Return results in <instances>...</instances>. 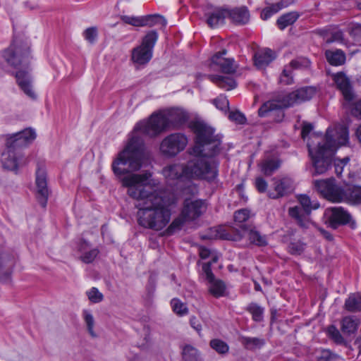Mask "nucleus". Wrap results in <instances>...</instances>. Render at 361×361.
<instances>
[{"instance_id": "nucleus-1", "label": "nucleus", "mask_w": 361, "mask_h": 361, "mask_svg": "<svg viewBox=\"0 0 361 361\" xmlns=\"http://www.w3.org/2000/svg\"><path fill=\"white\" fill-rule=\"evenodd\" d=\"M144 157L143 140L133 135L113 162L112 169L117 176L126 174L121 183L127 188V195L135 201L138 224L146 228L161 231L169 223L178 200L173 194L166 195L158 190V183L152 179L149 171L132 173L141 169Z\"/></svg>"}, {"instance_id": "nucleus-2", "label": "nucleus", "mask_w": 361, "mask_h": 361, "mask_svg": "<svg viewBox=\"0 0 361 361\" xmlns=\"http://www.w3.org/2000/svg\"><path fill=\"white\" fill-rule=\"evenodd\" d=\"M348 141V131L343 126L328 129L324 138L317 135H312L307 147L314 169L313 175L325 173L331 166L336 149Z\"/></svg>"}, {"instance_id": "nucleus-3", "label": "nucleus", "mask_w": 361, "mask_h": 361, "mask_svg": "<svg viewBox=\"0 0 361 361\" xmlns=\"http://www.w3.org/2000/svg\"><path fill=\"white\" fill-rule=\"evenodd\" d=\"M192 129L196 135L195 145L188 149V153L192 156V160L197 161L213 162L216 165V175L218 176V162L214 158L220 151L221 138L214 134V129L202 121H196L192 123Z\"/></svg>"}, {"instance_id": "nucleus-4", "label": "nucleus", "mask_w": 361, "mask_h": 361, "mask_svg": "<svg viewBox=\"0 0 361 361\" xmlns=\"http://www.w3.org/2000/svg\"><path fill=\"white\" fill-rule=\"evenodd\" d=\"M163 175L166 180L182 182L185 180L205 179L212 180L216 175V165L213 162H201L190 159L185 165L173 164L163 169Z\"/></svg>"}, {"instance_id": "nucleus-5", "label": "nucleus", "mask_w": 361, "mask_h": 361, "mask_svg": "<svg viewBox=\"0 0 361 361\" xmlns=\"http://www.w3.org/2000/svg\"><path fill=\"white\" fill-rule=\"evenodd\" d=\"M29 54V47H19L13 43L8 49L4 50L2 56L8 64L13 68H17L23 66L26 68V70H19L16 72L17 82L27 97L35 99L37 95L32 90V78L27 70V65L30 63Z\"/></svg>"}, {"instance_id": "nucleus-6", "label": "nucleus", "mask_w": 361, "mask_h": 361, "mask_svg": "<svg viewBox=\"0 0 361 361\" xmlns=\"http://www.w3.org/2000/svg\"><path fill=\"white\" fill-rule=\"evenodd\" d=\"M316 94V89L313 87H305L299 88L281 99L270 100L265 102L259 109V116H267L272 111L282 109L293 106L295 104L311 99Z\"/></svg>"}, {"instance_id": "nucleus-7", "label": "nucleus", "mask_w": 361, "mask_h": 361, "mask_svg": "<svg viewBox=\"0 0 361 361\" xmlns=\"http://www.w3.org/2000/svg\"><path fill=\"white\" fill-rule=\"evenodd\" d=\"M313 184L316 190L327 200L336 203L345 202L348 185H338L334 178L316 180Z\"/></svg>"}, {"instance_id": "nucleus-8", "label": "nucleus", "mask_w": 361, "mask_h": 361, "mask_svg": "<svg viewBox=\"0 0 361 361\" xmlns=\"http://www.w3.org/2000/svg\"><path fill=\"white\" fill-rule=\"evenodd\" d=\"M157 39V32L154 30L149 31L142 38L141 44L133 49L131 60L135 66H143L149 62Z\"/></svg>"}, {"instance_id": "nucleus-9", "label": "nucleus", "mask_w": 361, "mask_h": 361, "mask_svg": "<svg viewBox=\"0 0 361 361\" xmlns=\"http://www.w3.org/2000/svg\"><path fill=\"white\" fill-rule=\"evenodd\" d=\"M169 130L164 111L152 114L147 121L139 122L135 127V133L140 132L151 137L157 136Z\"/></svg>"}, {"instance_id": "nucleus-10", "label": "nucleus", "mask_w": 361, "mask_h": 361, "mask_svg": "<svg viewBox=\"0 0 361 361\" xmlns=\"http://www.w3.org/2000/svg\"><path fill=\"white\" fill-rule=\"evenodd\" d=\"M188 143L187 136L180 133H171L165 137L160 143V152L168 157H173L183 151Z\"/></svg>"}, {"instance_id": "nucleus-11", "label": "nucleus", "mask_w": 361, "mask_h": 361, "mask_svg": "<svg viewBox=\"0 0 361 361\" xmlns=\"http://www.w3.org/2000/svg\"><path fill=\"white\" fill-rule=\"evenodd\" d=\"M1 163L4 169L16 172L19 168L27 163V159L15 147H6L1 155Z\"/></svg>"}, {"instance_id": "nucleus-12", "label": "nucleus", "mask_w": 361, "mask_h": 361, "mask_svg": "<svg viewBox=\"0 0 361 361\" xmlns=\"http://www.w3.org/2000/svg\"><path fill=\"white\" fill-rule=\"evenodd\" d=\"M206 208V204L202 200L190 197L184 200L180 213L186 219L192 221L201 216Z\"/></svg>"}, {"instance_id": "nucleus-13", "label": "nucleus", "mask_w": 361, "mask_h": 361, "mask_svg": "<svg viewBox=\"0 0 361 361\" xmlns=\"http://www.w3.org/2000/svg\"><path fill=\"white\" fill-rule=\"evenodd\" d=\"M36 138V133L32 128H26L20 132L10 135L6 142V146L20 149L26 147Z\"/></svg>"}, {"instance_id": "nucleus-14", "label": "nucleus", "mask_w": 361, "mask_h": 361, "mask_svg": "<svg viewBox=\"0 0 361 361\" xmlns=\"http://www.w3.org/2000/svg\"><path fill=\"white\" fill-rule=\"evenodd\" d=\"M324 216L326 224L333 228H336L339 225L348 224L351 218L350 214L341 207L326 209Z\"/></svg>"}, {"instance_id": "nucleus-15", "label": "nucleus", "mask_w": 361, "mask_h": 361, "mask_svg": "<svg viewBox=\"0 0 361 361\" xmlns=\"http://www.w3.org/2000/svg\"><path fill=\"white\" fill-rule=\"evenodd\" d=\"M226 54V50L215 54L212 57L211 66H218L221 71L224 73H233L237 69V65L235 63L233 59L224 57Z\"/></svg>"}, {"instance_id": "nucleus-16", "label": "nucleus", "mask_w": 361, "mask_h": 361, "mask_svg": "<svg viewBox=\"0 0 361 361\" xmlns=\"http://www.w3.org/2000/svg\"><path fill=\"white\" fill-rule=\"evenodd\" d=\"M169 129L180 127L188 120V114L182 109L174 108L164 111Z\"/></svg>"}, {"instance_id": "nucleus-17", "label": "nucleus", "mask_w": 361, "mask_h": 361, "mask_svg": "<svg viewBox=\"0 0 361 361\" xmlns=\"http://www.w3.org/2000/svg\"><path fill=\"white\" fill-rule=\"evenodd\" d=\"M273 181V189L269 191V196L272 199L286 195L292 188L293 181L288 177L274 178Z\"/></svg>"}, {"instance_id": "nucleus-18", "label": "nucleus", "mask_w": 361, "mask_h": 361, "mask_svg": "<svg viewBox=\"0 0 361 361\" xmlns=\"http://www.w3.org/2000/svg\"><path fill=\"white\" fill-rule=\"evenodd\" d=\"M310 61L306 59H297L290 61L288 66H286L280 76L279 81L283 85H290L293 82L292 69L307 67Z\"/></svg>"}, {"instance_id": "nucleus-19", "label": "nucleus", "mask_w": 361, "mask_h": 361, "mask_svg": "<svg viewBox=\"0 0 361 361\" xmlns=\"http://www.w3.org/2000/svg\"><path fill=\"white\" fill-rule=\"evenodd\" d=\"M228 10L221 8H216L211 11H207L205 13L207 23L212 28L222 25L224 24L226 18L228 17Z\"/></svg>"}, {"instance_id": "nucleus-20", "label": "nucleus", "mask_w": 361, "mask_h": 361, "mask_svg": "<svg viewBox=\"0 0 361 361\" xmlns=\"http://www.w3.org/2000/svg\"><path fill=\"white\" fill-rule=\"evenodd\" d=\"M37 195L39 204L45 207L47 202L49 190L47 188V178L44 171H38L36 177Z\"/></svg>"}, {"instance_id": "nucleus-21", "label": "nucleus", "mask_w": 361, "mask_h": 361, "mask_svg": "<svg viewBox=\"0 0 361 361\" xmlns=\"http://www.w3.org/2000/svg\"><path fill=\"white\" fill-rule=\"evenodd\" d=\"M289 216L302 228H307L312 224L310 214H307L300 206L289 207L288 210Z\"/></svg>"}, {"instance_id": "nucleus-22", "label": "nucleus", "mask_w": 361, "mask_h": 361, "mask_svg": "<svg viewBox=\"0 0 361 361\" xmlns=\"http://www.w3.org/2000/svg\"><path fill=\"white\" fill-rule=\"evenodd\" d=\"M78 251L81 253L80 259L85 263H91L97 257L99 250L92 247L86 240H81L78 245Z\"/></svg>"}, {"instance_id": "nucleus-23", "label": "nucleus", "mask_w": 361, "mask_h": 361, "mask_svg": "<svg viewBox=\"0 0 361 361\" xmlns=\"http://www.w3.org/2000/svg\"><path fill=\"white\" fill-rule=\"evenodd\" d=\"M276 58L275 54L270 49L259 50L254 55L255 65L259 69L267 66Z\"/></svg>"}, {"instance_id": "nucleus-24", "label": "nucleus", "mask_w": 361, "mask_h": 361, "mask_svg": "<svg viewBox=\"0 0 361 361\" xmlns=\"http://www.w3.org/2000/svg\"><path fill=\"white\" fill-rule=\"evenodd\" d=\"M334 81L341 91L345 99L350 101L353 99V93L349 79L342 73H338L334 75Z\"/></svg>"}, {"instance_id": "nucleus-25", "label": "nucleus", "mask_w": 361, "mask_h": 361, "mask_svg": "<svg viewBox=\"0 0 361 361\" xmlns=\"http://www.w3.org/2000/svg\"><path fill=\"white\" fill-rule=\"evenodd\" d=\"M228 18L235 24L243 25L249 21L250 13L245 6L235 8L229 11Z\"/></svg>"}, {"instance_id": "nucleus-26", "label": "nucleus", "mask_w": 361, "mask_h": 361, "mask_svg": "<svg viewBox=\"0 0 361 361\" xmlns=\"http://www.w3.org/2000/svg\"><path fill=\"white\" fill-rule=\"evenodd\" d=\"M14 264V258L8 252L0 250V279L8 275Z\"/></svg>"}, {"instance_id": "nucleus-27", "label": "nucleus", "mask_w": 361, "mask_h": 361, "mask_svg": "<svg viewBox=\"0 0 361 361\" xmlns=\"http://www.w3.org/2000/svg\"><path fill=\"white\" fill-rule=\"evenodd\" d=\"M208 290L215 298L224 297L226 295V285L223 281L214 279L208 282Z\"/></svg>"}, {"instance_id": "nucleus-28", "label": "nucleus", "mask_w": 361, "mask_h": 361, "mask_svg": "<svg viewBox=\"0 0 361 361\" xmlns=\"http://www.w3.org/2000/svg\"><path fill=\"white\" fill-rule=\"evenodd\" d=\"M297 200L300 204V207L307 214H310L313 210L319 207V203L316 200H312L308 195L302 194L297 196Z\"/></svg>"}, {"instance_id": "nucleus-29", "label": "nucleus", "mask_w": 361, "mask_h": 361, "mask_svg": "<svg viewBox=\"0 0 361 361\" xmlns=\"http://www.w3.org/2000/svg\"><path fill=\"white\" fill-rule=\"evenodd\" d=\"M209 79L216 83L219 87L226 90L234 89L236 87V82L233 78L221 76L216 75H208Z\"/></svg>"}, {"instance_id": "nucleus-30", "label": "nucleus", "mask_w": 361, "mask_h": 361, "mask_svg": "<svg viewBox=\"0 0 361 361\" xmlns=\"http://www.w3.org/2000/svg\"><path fill=\"white\" fill-rule=\"evenodd\" d=\"M360 324V321L354 317H345L341 321V331L347 336L356 332Z\"/></svg>"}, {"instance_id": "nucleus-31", "label": "nucleus", "mask_w": 361, "mask_h": 361, "mask_svg": "<svg viewBox=\"0 0 361 361\" xmlns=\"http://www.w3.org/2000/svg\"><path fill=\"white\" fill-rule=\"evenodd\" d=\"M325 56L327 61L332 66H341L345 61V55L341 49L326 50Z\"/></svg>"}, {"instance_id": "nucleus-32", "label": "nucleus", "mask_w": 361, "mask_h": 361, "mask_svg": "<svg viewBox=\"0 0 361 361\" xmlns=\"http://www.w3.org/2000/svg\"><path fill=\"white\" fill-rule=\"evenodd\" d=\"M346 203L361 204V186L348 185Z\"/></svg>"}, {"instance_id": "nucleus-33", "label": "nucleus", "mask_w": 361, "mask_h": 361, "mask_svg": "<svg viewBox=\"0 0 361 361\" xmlns=\"http://www.w3.org/2000/svg\"><path fill=\"white\" fill-rule=\"evenodd\" d=\"M240 341L244 347L249 350L260 348L265 344L264 339L257 337L242 336Z\"/></svg>"}, {"instance_id": "nucleus-34", "label": "nucleus", "mask_w": 361, "mask_h": 361, "mask_svg": "<svg viewBox=\"0 0 361 361\" xmlns=\"http://www.w3.org/2000/svg\"><path fill=\"white\" fill-rule=\"evenodd\" d=\"M189 221L188 219L185 218L184 216L180 213L177 217H176L171 224L168 226V228L165 231V234L167 235H173L181 230L185 224Z\"/></svg>"}, {"instance_id": "nucleus-35", "label": "nucleus", "mask_w": 361, "mask_h": 361, "mask_svg": "<svg viewBox=\"0 0 361 361\" xmlns=\"http://www.w3.org/2000/svg\"><path fill=\"white\" fill-rule=\"evenodd\" d=\"M345 307L349 312H357L361 310V294L354 293L350 295L345 300Z\"/></svg>"}, {"instance_id": "nucleus-36", "label": "nucleus", "mask_w": 361, "mask_h": 361, "mask_svg": "<svg viewBox=\"0 0 361 361\" xmlns=\"http://www.w3.org/2000/svg\"><path fill=\"white\" fill-rule=\"evenodd\" d=\"M298 17L299 15L297 12L287 13L279 18L276 23L281 30H284L288 26L293 24Z\"/></svg>"}, {"instance_id": "nucleus-37", "label": "nucleus", "mask_w": 361, "mask_h": 361, "mask_svg": "<svg viewBox=\"0 0 361 361\" xmlns=\"http://www.w3.org/2000/svg\"><path fill=\"white\" fill-rule=\"evenodd\" d=\"M280 165L278 159H265L260 164V168L264 175L270 176L280 167Z\"/></svg>"}, {"instance_id": "nucleus-38", "label": "nucleus", "mask_w": 361, "mask_h": 361, "mask_svg": "<svg viewBox=\"0 0 361 361\" xmlns=\"http://www.w3.org/2000/svg\"><path fill=\"white\" fill-rule=\"evenodd\" d=\"M182 355L184 361H201L199 351L190 345H186L183 347Z\"/></svg>"}, {"instance_id": "nucleus-39", "label": "nucleus", "mask_w": 361, "mask_h": 361, "mask_svg": "<svg viewBox=\"0 0 361 361\" xmlns=\"http://www.w3.org/2000/svg\"><path fill=\"white\" fill-rule=\"evenodd\" d=\"M156 25L165 26L166 25V20L163 16L158 14L143 16V27H153Z\"/></svg>"}, {"instance_id": "nucleus-40", "label": "nucleus", "mask_w": 361, "mask_h": 361, "mask_svg": "<svg viewBox=\"0 0 361 361\" xmlns=\"http://www.w3.org/2000/svg\"><path fill=\"white\" fill-rule=\"evenodd\" d=\"M210 347L219 354H226L229 350L228 345L224 341L214 338L210 341Z\"/></svg>"}, {"instance_id": "nucleus-41", "label": "nucleus", "mask_w": 361, "mask_h": 361, "mask_svg": "<svg viewBox=\"0 0 361 361\" xmlns=\"http://www.w3.org/2000/svg\"><path fill=\"white\" fill-rule=\"evenodd\" d=\"M82 315L89 334L92 337H96L97 334L94 331V319L93 315L88 310H84Z\"/></svg>"}, {"instance_id": "nucleus-42", "label": "nucleus", "mask_w": 361, "mask_h": 361, "mask_svg": "<svg viewBox=\"0 0 361 361\" xmlns=\"http://www.w3.org/2000/svg\"><path fill=\"white\" fill-rule=\"evenodd\" d=\"M248 312L252 314V319L256 322H261L263 319L264 310L255 303H251L247 307Z\"/></svg>"}, {"instance_id": "nucleus-43", "label": "nucleus", "mask_w": 361, "mask_h": 361, "mask_svg": "<svg viewBox=\"0 0 361 361\" xmlns=\"http://www.w3.org/2000/svg\"><path fill=\"white\" fill-rule=\"evenodd\" d=\"M248 238L250 243L262 246L267 244L265 236L260 235V233L256 231L250 230L248 232Z\"/></svg>"}, {"instance_id": "nucleus-44", "label": "nucleus", "mask_w": 361, "mask_h": 361, "mask_svg": "<svg viewBox=\"0 0 361 361\" xmlns=\"http://www.w3.org/2000/svg\"><path fill=\"white\" fill-rule=\"evenodd\" d=\"M121 19L126 24L135 27H143V16H121Z\"/></svg>"}, {"instance_id": "nucleus-45", "label": "nucleus", "mask_w": 361, "mask_h": 361, "mask_svg": "<svg viewBox=\"0 0 361 361\" xmlns=\"http://www.w3.org/2000/svg\"><path fill=\"white\" fill-rule=\"evenodd\" d=\"M171 303L173 312L177 314L183 316L188 313V310L186 305L180 302L178 299H173Z\"/></svg>"}, {"instance_id": "nucleus-46", "label": "nucleus", "mask_w": 361, "mask_h": 361, "mask_svg": "<svg viewBox=\"0 0 361 361\" xmlns=\"http://www.w3.org/2000/svg\"><path fill=\"white\" fill-rule=\"evenodd\" d=\"M318 361H343V359L329 350H324L318 357Z\"/></svg>"}, {"instance_id": "nucleus-47", "label": "nucleus", "mask_w": 361, "mask_h": 361, "mask_svg": "<svg viewBox=\"0 0 361 361\" xmlns=\"http://www.w3.org/2000/svg\"><path fill=\"white\" fill-rule=\"evenodd\" d=\"M83 36L85 39L90 44H94L98 36L97 29L96 27H91L87 28L84 32Z\"/></svg>"}, {"instance_id": "nucleus-48", "label": "nucleus", "mask_w": 361, "mask_h": 361, "mask_svg": "<svg viewBox=\"0 0 361 361\" xmlns=\"http://www.w3.org/2000/svg\"><path fill=\"white\" fill-rule=\"evenodd\" d=\"M88 299L94 303H97L102 301L104 296L102 293L99 291L97 288H92L89 291L87 292Z\"/></svg>"}, {"instance_id": "nucleus-49", "label": "nucleus", "mask_w": 361, "mask_h": 361, "mask_svg": "<svg viewBox=\"0 0 361 361\" xmlns=\"http://www.w3.org/2000/svg\"><path fill=\"white\" fill-rule=\"evenodd\" d=\"M216 107L221 111H226L228 109L229 102L225 96L220 95L213 100Z\"/></svg>"}, {"instance_id": "nucleus-50", "label": "nucleus", "mask_w": 361, "mask_h": 361, "mask_svg": "<svg viewBox=\"0 0 361 361\" xmlns=\"http://www.w3.org/2000/svg\"><path fill=\"white\" fill-rule=\"evenodd\" d=\"M280 10V7L277 4H273L265 8L262 13L261 18L265 20L270 18L273 14L277 13Z\"/></svg>"}, {"instance_id": "nucleus-51", "label": "nucleus", "mask_w": 361, "mask_h": 361, "mask_svg": "<svg viewBox=\"0 0 361 361\" xmlns=\"http://www.w3.org/2000/svg\"><path fill=\"white\" fill-rule=\"evenodd\" d=\"M327 332L329 336L338 343L343 342V338L339 332V331L334 326H330L328 327Z\"/></svg>"}, {"instance_id": "nucleus-52", "label": "nucleus", "mask_w": 361, "mask_h": 361, "mask_svg": "<svg viewBox=\"0 0 361 361\" xmlns=\"http://www.w3.org/2000/svg\"><path fill=\"white\" fill-rule=\"evenodd\" d=\"M250 217V212L247 209H240L235 212L234 219L235 222L243 223Z\"/></svg>"}, {"instance_id": "nucleus-53", "label": "nucleus", "mask_w": 361, "mask_h": 361, "mask_svg": "<svg viewBox=\"0 0 361 361\" xmlns=\"http://www.w3.org/2000/svg\"><path fill=\"white\" fill-rule=\"evenodd\" d=\"M349 161L348 157H345L343 159H334V167L335 172L338 176H340L343 171V167L345 166Z\"/></svg>"}, {"instance_id": "nucleus-54", "label": "nucleus", "mask_w": 361, "mask_h": 361, "mask_svg": "<svg viewBox=\"0 0 361 361\" xmlns=\"http://www.w3.org/2000/svg\"><path fill=\"white\" fill-rule=\"evenodd\" d=\"M228 118L230 120L238 124H243L246 121L245 116L240 111H231L229 113Z\"/></svg>"}, {"instance_id": "nucleus-55", "label": "nucleus", "mask_w": 361, "mask_h": 361, "mask_svg": "<svg viewBox=\"0 0 361 361\" xmlns=\"http://www.w3.org/2000/svg\"><path fill=\"white\" fill-rule=\"evenodd\" d=\"M343 40V35L341 31L334 32L331 36L326 39V44L338 42H342Z\"/></svg>"}, {"instance_id": "nucleus-56", "label": "nucleus", "mask_w": 361, "mask_h": 361, "mask_svg": "<svg viewBox=\"0 0 361 361\" xmlns=\"http://www.w3.org/2000/svg\"><path fill=\"white\" fill-rule=\"evenodd\" d=\"M255 186L259 192H264L267 190V181L261 177L257 178L255 180Z\"/></svg>"}, {"instance_id": "nucleus-57", "label": "nucleus", "mask_w": 361, "mask_h": 361, "mask_svg": "<svg viewBox=\"0 0 361 361\" xmlns=\"http://www.w3.org/2000/svg\"><path fill=\"white\" fill-rule=\"evenodd\" d=\"M290 252L293 255H300L304 250L302 244L292 243L289 247Z\"/></svg>"}, {"instance_id": "nucleus-58", "label": "nucleus", "mask_w": 361, "mask_h": 361, "mask_svg": "<svg viewBox=\"0 0 361 361\" xmlns=\"http://www.w3.org/2000/svg\"><path fill=\"white\" fill-rule=\"evenodd\" d=\"M211 263H207V264H204L203 266H202V269L206 275V278L209 281L213 280L215 279L212 270H211Z\"/></svg>"}, {"instance_id": "nucleus-59", "label": "nucleus", "mask_w": 361, "mask_h": 361, "mask_svg": "<svg viewBox=\"0 0 361 361\" xmlns=\"http://www.w3.org/2000/svg\"><path fill=\"white\" fill-rule=\"evenodd\" d=\"M190 326L199 334L202 331V324L195 317H192L190 320Z\"/></svg>"}, {"instance_id": "nucleus-60", "label": "nucleus", "mask_w": 361, "mask_h": 361, "mask_svg": "<svg viewBox=\"0 0 361 361\" xmlns=\"http://www.w3.org/2000/svg\"><path fill=\"white\" fill-rule=\"evenodd\" d=\"M313 126L311 123H303L301 135L302 139H305L306 137L309 135V133L312 131Z\"/></svg>"}, {"instance_id": "nucleus-61", "label": "nucleus", "mask_w": 361, "mask_h": 361, "mask_svg": "<svg viewBox=\"0 0 361 361\" xmlns=\"http://www.w3.org/2000/svg\"><path fill=\"white\" fill-rule=\"evenodd\" d=\"M353 114L355 116L361 119V99L356 102L355 107L353 109Z\"/></svg>"}, {"instance_id": "nucleus-62", "label": "nucleus", "mask_w": 361, "mask_h": 361, "mask_svg": "<svg viewBox=\"0 0 361 361\" xmlns=\"http://www.w3.org/2000/svg\"><path fill=\"white\" fill-rule=\"evenodd\" d=\"M242 230H243V233H238L236 235H235L233 237L229 236V237H224V238L228 239V240H240L243 237L244 233L246 232L247 227H245V226H242Z\"/></svg>"}, {"instance_id": "nucleus-63", "label": "nucleus", "mask_w": 361, "mask_h": 361, "mask_svg": "<svg viewBox=\"0 0 361 361\" xmlns=\"http://www.w3.org/2000/svg\"><path fill=\"white\" fill-rule=\"evenodd\" d=\"M199 253L202 259H207L210 255V251L204 247H200L199 249Z\"/></svg>"}, {"instance_id": "nucleus-64", "label": "nucleus", "mask_w": 361, "mask_h": 361, "mask_svg": "<svg viewBox=\"0 0 361 361\" xmlns=\"http://www.w3.org/2000/svg\"><path fill=\"white\" fill-rule=\"evenodd\" d=\"M322 233L324 234V235L325 236L326 238H327L328 240H331L333 239V237L331 234H329L328 232L326 231H322Z\"/></svg>"}]
</instances>
